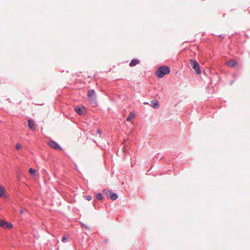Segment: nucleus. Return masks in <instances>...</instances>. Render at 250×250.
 Instances as JSON below:
<instances>
[{"label": "nucleus", "mask_w": 250, "mask_h": 250, "mask_svg": "<svg viewBox=\"0 0 250 250\" xmlns=\"http://www.w3.org/2000/svg\"><path fill=\"white\" fill-rule=\"evenodd\" d=\"M144 104H149L148 103H144Z\"/></svg>", "instance_id": "bb28decb"}, {"label": "nucleus", "mask_w": 250, "mask_h": 250, "mask_svg": "<svg viewBox=\"0 0 250 250\" xmlns=\"http://www.w3.org/2000/svg\"><path fill=\"white\" fill-rule=\"evenodd\" d=\"M97 132L99 134H101L102 133V131L99 129H97Z\"/></svg>", "instance_id": "aec40b11"}, {"label": "nucleus", "mask_w": 250, "mask_h": 250, "mask_svg": "<svg viewBox=\"0 0 250 250\" xmlns=\"http://www.w3.org/2000/svg\"><path fill=\"white\" fill-rule=\"evenodd\" d=\"M96 77H97V75H94V78H95Z\"/></svg>", "instance_id": "393cba45"}, {"label": "nucleus", "mask_w": 250, "mask_h": 250, "mask_svg": "<svg viewBox=\"0 0 250 250\" xmlns=\"http://www.w3.org/2000/svg\"><path fill=\"white\" fill-rule=\"evenodd\" d=\"M47 144L51 147L55 149L62 150V147L56 142L53 140H49Z\"/></svg>", "instance_id": "423d86ee"}, {"label": "nucleus", "mask_w": 250, "mask_h": 250, "mask_svg": "<svg viewBox=\"0 0 250 250\" xmlns=\"http://www.w3.org/2000/svg\"><path fill=\"white\" fill-rule=\"evenodd\" d=\"M23 212V210H21V213H22Z\"/></svg>", "instance_id": "b1692460"}, {"label": "nucleus", "mask_w": 250, "mask_h": 250, "mask_svg": "<svg viewBox=\"0 0 250 250\" xmlns=\"http://www.w3.org/2000/svg\"><path fill=\"white\" fill-rule=\"evenodd\" d=\"M97 200L101 201L103 199V195L102 193H97L96 195Z\"/></svg>", "instance_id": "f8f14e48"}, {"label": "nucleus", "mask_w": 250, "mask_h": 250, "mask_svg": "<svg viewBox=\"0 0 250 250\" xmlns=\"http://www.w3.org/2000/svg\"><path fill=\"white\" fill-rule=\"evenodd\" d=\"M139 63V61L137 59H132L130 62L129 65L130 66H134Z\"/></svg>", "instance_id": "9d476101"}, {"label": "nucleus", "mask_w": 250, "mask_h": 250, "mask_svg": "<svg viewBox=\"0 0 250 250\" xmlns=\"http://www.w3.org/2000/svg\"><path fill=\"white\" fill-rule=\"evenodd\" d=\"M4 191L5 189L2 187H0V197H1L3 196Z\"/></svg>", "instance_id": "2eb2a0df"}, {"label": "nucleus", "mask_w": 250, "mask_h": 250, "mask_svg": "<svg viewBox=\"0 0 250 250\" xmlns=\"http://www.w3.org/2000/svg\"><path fill=\"white\" fill-rule=\"evenodd\" d=\"M150 105L155 109H158L159 107L160 104L159 102L155 100L151 101Z\"/></svg>", "instance_id": "6e6552de"}, {"label": "nucleus", "mask_w": 250, "mask_h": 250, "mask_svg": "<svg viewBox=\"0 0 250 250\" xmlns=\"http://www.w3.org/2000/svg\"><path fill=\"white\" fill-rule=\"evenodd\" d=\"M29 173L32 176H34L35 175V173H36V171L33 168H30L29 170Z\"/></svg>", "instance_id": "4468645a"}, {"label": "nucleus", "mask_w": 250, "mask_h": 250, "mask_svg": "<svg viewBox=\"0 0 250 250\" xmlns=\"http://www.w3.org/2000/svg\"><path fill=\"white\" fill-rule=\"evenodd\" d=\"M84 199L88 201H90L92 199V197L90 195H88L85 196Z\"/></svg>", "instance_id": "dca6fc26"}, {"label": "nucleus", "mask_w": 250, "mask_h": 250, "mask_svg": "<svg viewBox=\"0 0 250 250\" xmlns=\"http://www.w3.org/2000/svg\"><path fill=\"white\" fill-rule=\"evenodd\" d=\"M62 241L63 243H65L68 241V239L66 236H64L62 237Z\"/></svg>", "instance_id": "a211bd4d"}, {"label": "nucleus", "mask_w": 250, "mask_h": 250, "mask_svg": "<svg viewBox=\"0 0 250 250\" xmlns=\"http://www.w3.org/2000/svg\"><path fill=\"white\" fill-rule=\"evenodd\" d=\"M218 36L220 38L224 39L225 38V36L223 35H219Z\"/></svg>", "instance_id": "4be33fe9"}, {"label": "nucleus", "mask_w": 250, "mask_h": 250, "mask_svg": "<svg viewBox=\"0 0 250 250\" xmlns=\"http://www.w3.org/2000/svg\"><path fill=\"white\" fill-rule=\"evenodd\" d=\"M35 123L32 119H30L28 121V125L30 129L31 130H35L36 127H35Z\"/></svg>", "instance_id": "0eeeda50"}, {"label": "nucleus", "mask_w": 250, "mask_h": 250, "mask_svg": "<svg viewBox=\"0 0 250 250\" xmlns=\"http://www.w3.org/2000/svg\"><path fill=\"white\" fill-rule=\"evenodd\" d=\"M233 81H231V83H230V84H232L233 83Z\"/></svg>", "instance_id": "a878e982"}, {"label": "nucleus", "mask_w": 250, "mask_h": 250, "mask_svg": "<svg viewBox=\"0 0 250 250\" xmlns=\"http://www.w3.org/2000/svg\"><path fill=\"white\" fill-rule=\"evenodd\" d=\"M0 227L3 229H11L13 228V224L10 222L3 220H0Z\"/></svg>", "instance_id": "39448f33"}, {"label": "nucleus", "mask_w": 250, "mask_h": 250, "mask_svg": "<svg viewBox=\"0 0 250 250\" xmlns=\"http://www.w3.org/2000/svg\"><path fill=\"white\" fill-rule=\"evenodd\" d=\"M134 117H135V114L132 112H130L129 113L128 116L126 118V121L130 122L132 120V118Z\"/></svg>", "instance_id": "ddd939ff"}, {"label": "nucleus", "mask_w": 250, "mask_h": 250, "mask_svg": "<svg viewBox=\"0 0 250 250\" xmlns=\"http://www.w3.org/2000/svg\"><path fill=\"white\" fill-rule=\"evenodd\" d=\"M228 64L231 67H234L237 65V63L235 61H230L228 62Z\"/></svg>", "instance_id": "9b49d317"}, {"label": "nucleus", "mask_w": 250, "mask_h": 250, "mask_svg": "<svg viewBox=\"0 0 250 250\" xmlns=\"http://www.w3.org/2000/svg\"><path fill=\"white\" fill-rule=\"evenodd\" d=\"M74 167H75V169L77 170H78V166L77 165V164L76 163H74Z\"/></svg>", "instance_id": "412c9836"}, {"label": "nucleus", "mask_w": 250, "mask_h": 250, "mask_svg": "<svg viewBox=\"0 0 250 250\" xmlns=\"http://www.w3.org/2000/svg\"><path fill=\"white\" fill-rule=\"evenodd\" d=\"M94 202H97V200H94Z\"/></svg>", "instance_id": "cd10ccee"}, {"label": "nucleus", "mask_w": 250, "mask_h": 250, "mask_svg": "<svg viewBox=\"0 0 250 250\" xmlns=\"http://www.w3.org/2000/svg\"><path fill=\"white\" fill-rule=\"evenodd\" d=\"M104 192L106 194L107 197L110 198L112 200L114 201L116 200L118 197V194L112 192L111 190L104 189Z\"/></svg>", "instance_id": "20e7f679"}, {"label": "nucleus", "mask_w": 250, "mask_h": 250, "mask_svg": "<svg viewBox=\"0 0 250 250\" xmlns=\"http://www.w3.org/2000/svg\"><path fill=\"white\" fill-rule=\"evenodd\" d=\"M107 241V239H105V240H104V242L105 243H106Z\"/></svg>", "instance_id": "5701e85b"}, {"label": "nucleus", "mask_w": 250, "mask_h": 250, "mask_svg": "<svg viewBox=\"0 0 250 250\" xmlns=\"http://www.w3.org/2000/svg\"><path fill=\"white\" fill-rule=\"evenodd\" d=\"M87 97L89 104L92 106H97V99L96 93L94 89L89 90L87 93Z\"/></svg>", "instance_id": "f03ea898"}, {"label": "nucleus", "mask_w": 250, "mask_h": 250, "mask_svg": "<svg viewBox=\"0 0 250 250\" xmlns=\"http://www.w3.org/2000/svg\"><path fill=\"white\" fill-rule=\"evenodd\" d=\"M75 112L80 115H82L84 114V113L81 107H80L79 106H76L75 107Z\"/></svg>", "instance_id": "1a4fd4ad"}, {"label": "nucleus", "mask_w": 250, "mask_h": 250, "mask_svg": "<svg viewBox=\"0 0 250 250\" xmlns=\"http://www.w3.org/2000/svg\"><path fill=\"white\" fill-rule=\"evenodd\" d=\"M170 68L167 65H163L158 68L155 75L158 78H162L165 75L170 73Z\"/></svg>", "instance_id": "f257e3e1"}, {"label": "nucleus", "mask_w": 250, "mask_h": 250, "mask_svg": "<svg viewBox=\"0 0 250 250\" xmlns=\"http://www.w3.org/2000/svg\"><path fill=\"white\" fill-rule=\"evenodd\" d=\"M82 226L83 227H84L86 229H88V230H90V228L88 226H87L86 225L83 224V223H81Z\"/></svg>", "instance_id": "f3484780"}, {"label": "nucleus", "mask_w": 250, "mask_h": 250, "mask_svg": "<svg viewBox=\"0 0 250 250\" xmlns=\"http://www.w3.org/2000/svg\"><path fill=\"white\" fill-rule=\"evenodd\" d=\"M21 148V146L19 143H18L16 145V148L17 150H19Z\"/></svg>", "instance_id": "6ab92c4d"}, {"label": "nucleus", "mask_w": 250, "mask_h": 250, "mask_svg": "<svg viewBox=\"0 0 250 250\" xmlns=\"http://www.w3.org/2000/svg\"><path fill=\"white\" fill-rule=\"evenodd\" d=\"M189 65L197 74L199 75L201 73L200 65L197 61L190 59L189 60Z\"/></svg>", "instance_id": "7ed1b4c3"}]
</instances>
